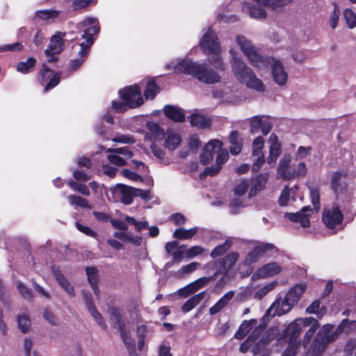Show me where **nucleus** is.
<instances>
[{
	"label": "nucleus",
	"mask_w": 356,
	"mask_h": 356,
	"mask_svg": "<svg viewBox=\"0 0 356 356\" xmlns=\"http://www.w3.org/2000/svg\"><path fill=\"white\" fill-rule=\"evenodd\" d=\"M277 285V282H272L258 289L254 293V298L259 300L262 299L268 293L271 291Z\"/></svg>",
	"instance_id": "603ef678"
},
{
	"label": "nucleus",
	"mask_w": 356,
	"mask_h": 356,
	"mask_svg": "<svg viewBox=\"0 0 356 356\" xmlns=\"http://www.w3.org/2000/svg\"><path fill=\"white\" fill-rule=\"evenodd\" d=\"M107 159L110 163L115 165L122 166L126 165L125 160L117 153H110L108 155Z\"/></svg>",
	"instance_id": "680f3d73"
},
{
	"label": "nucleus",
	"mask_w": 356,
	"mask_h": 356,
	"mask_svg": "<svg viewBox=\"0 0 356 356\" xmlns=\"http://www.w3.org/2000/svg\"><path fill=\"white\" fill-rule=\"evenodd\" d=\"M242 10L245 13H248L250 16L253 18H265L266 12L261 6L252 5L250 3H243Z\"/></svg>",
	"instance_id": "bb28decb"
},
{
	"label": "nucleus",
	"mask_w": 356,
	"mask_h": 356,
	"mask_svg": "<svg viewBox=\"0 0 356 356\" xmlns=\"http://www.w3.org/2000/svg\"><path fill=\"white\" fill-rule=\"evenodd\" d=\"M304 318H298L291 322L286 327V333L290 336L291 340L296 339L304 327Z\"/></svg>",
	"instance_id": "cd10ccee"
},
{
	"label": "nucleus",
	"mask_w": 356,
	"mask_h": 356,
	"mask_svg": "<svg viewBox=\"0 0 356 356\" xmlns=\"http://www.w3.org/2000/svg\"><path fill=\"white\" fill-rule=\"evenodd\" d=\"M190 123L197 128H207L210 125V121L206 117L199 114H193L190 116Z\"/></svg>",
	"instance_id": "e433bc0d"
},
{
	"label": "nucleus",
	"mask_w": 356,
	"mask_h": 356,
	"mask_svg": "<svg viewBox=\"0 0 356 356\" xmlns=\"http://www.w3.org/2000/svg\"><path fill=\"white\" fill-rule=\"evenodd\" d=\"M266 116H254L250 119V132L252 134H256L261 128L264 120Z\"/></svg>",
	"instance_id": "49530a36"
},
{
	"label": "nucleus",
	"mask_w": 356,
	"mask_h": 356,
	"mask_svg": "<svg viewBox=\"0 0 356 356\" xmlns=\"http://www.w3.org/2000/svg\"><path fill=\"white\" fill-rule=\"evenodd\" d=\"M304 321V327L310 326L309 329L306 332L303 339V344L306 346L309 343L311 339L314 337L316 330L319 327L320 323L313 317L305 318Z\"/></svg>",
	"instance_id": "4be33fe9"
},
{
	"label": "nucleus",
	"mask_w": 356,
	"mask_h": 356,
	"mask_svg": "<svg viewBox=\"0 0 356 356\" xmlns=\"http://www.w3.org/2000/svg\"><path fill=\"white\" fill-rule=\"evenodd\" d=\"M331 188L338 197L340 194L346 192L348 188L347 173L346 172L335 171L331 178Z\"/></svg>",
	"instance_id": "2eb2a0df"
},
{
	"label": "nucleus",
	"mask_w": 356,
	"mask_h": 356,
	"mask_svg": "<svg viewBox=\"0 0 356 356\" xmlns=\"http://www.w3.org/2000/svg\"><path fill=\"white\" fill-rule=\"evenodd\" d=\"M79 29L83 30L80 39L74 42L73 45L74 52L76 53L79 58H75L70 61L69 68L71 72L77 70L85 62L89 54L91 46L93 44L95 38L99 31V27L97 24V19L95 17H88L77 24Z\"/></svg>",
	"instance_id": "f257e3e1"
},
{
	"label": "nucleus",
	"mask_w": 356,
	"mask_h": 356,
	"mask_svg": "<svg viewBox=\"0 0 356 356\" xmlns=\"http://www.w3.org/2000/svg\"><path fill=\"white\" fill-rule=\"evenodd\" d=\"M36 60L35 58L30 57L26 61L20 62L17 67L18 72L22 73H28L35 65Z\"/></svg>",
	"instance_id": "c03bdc74"
},
{
	"label": "nucleus",
	"mask_w": 356,
	"mask_h": 356,
	"mask_svg": "<svg viewBox=\"0 0 356 356\" xmlns=\"http://www.w3.org/2000/svg\"><path fill=\"white\" fill-rule=\"evenodd\" d=\"M164 114L175 122H182L185 120V115L181 108L171 105H166L163 108Z\"/></svg>",
	"instance_id": "393cba45"
},
{
	"label": "nucleus",
	"mask_w": 356,
	"mask_h": 356,
	"mask_svg": "<svg viewBox=\"0 0 356 356\" xmlns=\"http://www.w3.org/2000/svg\"><path fill=\"white\" fill-rule=\"evenodd\" d=\"M236 42L253 66L257 68L265 66V57L258 52L250 40L238 35L236 37Z\"/></svg>",
	"instance_id": "423d86ee"
},
{
	"label": "nucleus",
	"mask_w": 356,
	"mask_h": 356,
	"mask_svg": "<svg viewBox=\"0 0 356 356\" xmlns=\"http://www.w3.org/2000/svg\"><path fill=\"white\" fill-rule=\"evenodd\" d=\"M239 257L238 252H232L227 254L222 259H220L215 261V266L216 268L214 275L218 274L222 275H227L229 270L233 267L236 261Z\"/></svg>",
	"instance_id": "4468645a"
},
{
	"label": "nucleus",
	"mask_w": 356,
	"mask_h": 356,
	"mask_svg": "<svg viewBox=\"0 0 356 356\" xmlns=\"http://www.w3.org/2000/svg\"><path fill=\"white\" fill-rule=\"evenodd\" d=\"M343 216L337 205H333L332 208L326 209L323 213V221L329 229H333L339 225Z\"/></svg>",
	"instance_id": "ddd939ff"
},
{
	"label": "nucleus",
	"mask_w": 356,
	"mask_h": 356,
	"mask_svg": "<svg viewBox=\"0 0 356 356\" xmlns=\"http://www.w3.org/2000/svg\"><path fill=\"white\" fill-rule=\"evenodd\" d=\"M165 147L169 150H175L181 143L180 136L171 131H168L165 134Z\"/></svg>",
	"instance_id": "7c9ffc66"
},
{
	"label": "nucleus",
	"mask_w": 356,
	"mask_h": 356,
	"mask_svg": "<svg viewBox=\"0 0 356 356\" xmlns=\"http://www.w3.org/2000/svg\"><path fill=\"white\" fill-rule=\"evenodd\" d=\"M231 67L234 76L241 83L258 92L264 91L263 82L256 76L254 72L243 60L235 59Z\"/></svg>",
	"instance_id": "20e7f679"
},
{
	"label": "nucleus",
	"mask_w": 356,
	"mask_h": 356,
	"mask_svg": "<svg viewBox=\"0 0 356 356\" xmlns=\"http://www.w3.org/2000/svg\"><path fill=\"white\" fill-rule=\"evenodd\" d=\"M54 74V72L50 70L46 64L42 65V71L40 73V82L41 83H43L45 82L48 79L51 78L52 74Z\"/></svg>",
	"instance_id": "774afa93"
},
{
	"label": "nucleus",
	"mask_w": 356,
	"mask_h": 356,
	"mask_svg": "<svg viewBox=\"0 0 356 356\" xmlns=\"http://www.w3.org/2000/svg\"><path fill=\"white\" fill-rule=\"evenodd\" d=\"M67 184L74 191H77L83 195L89 196L90 194L88 186L84 184H79V183L74 181L72 179H70L67 181Z\"/></svg>",
	"instance_id": "a18cd8bd"
},
{
	"label": "nucleus",
	"mask_w": 356,
	"mask_h": 356,
	"mask_svg": "<svg viewBox=\"0 0 356 356\" xmlns=\"http://www.w3.org/2000/svg\"><path fill=\"white\" fill-rule=\"evenodd\" d=\"M250 186L248 180H243L238 184H237L234 190V194L236 195H244Z\"/></svg>",
	"instance_id": "e2e57ef3"
},
{
	"label": "nucleus",
	"mask_w": 356,
	"mask_h": 356,
	"mask_svg": "<svg viewBox=\"0 0 356 356\" xmlns=\"http://www.w3.org/2000/svg\"><path fill=\"white\" fill-rule=\"evenodd\" d=\"M145 127L149 131L146 136L151 142L162 140L164 138L165 133L163 130L156 122H147Z\"/></svg>",
	"instance_id": "412c9836"
},
{
	"label": "nucleus",
	"mask_w": 356,
	"mask_h": 356,
	"mask_svg": "<svg viewBox=\"0 0 356 356\" xmlns=\"http://www.w3.org/2000/svg\"><path fill=\"white\" fill-rule=\"evenodd\" d=\"M216 276V275H214L213 274L212 276L210 277H202L190 284L192 286V288H193L195 291L196 292L200 289L207 285Z\"/></svg>",
	"instance_id": "8fccbe9b"
},
{
	"label": "nucleus",
	"mask_w": 356,
	"mask_h": 356,
	"mask_svg": "<svg viewBox=\"0 0 356 356\" xmlns=\"http://www.w3.org/2000/svg\"><path fill=\"white\" fill-rule=\"evenodd\" d=\"M235 241V238L232 237H228L225 241L221 244L217 245L211 252V257L216 258L224 254L227 252L232 246Z\"/></svg>",
	"instance_id": "473e14b6"
},
{
	"label": "nucleus",
	"mask_w": 356,
	"mask_h": 356,
	"mask_svg": "<svg viewBox=\"0 0 356 356\" xmlns=\"http://www.w3.org/2000/svg\"><path fill=\"white\" fill-rule=\"evenodd\" d=\"M83 300L86 305V307L88 311L95 308L96 306L94 303L91 293L89 291L83 290L81 291Z\"/></svg>",
	"instance_id": "13d9d810"
},
{
	"label": "nucleus",
	"mask_w": 356,
	"mask_h": 356,
	"mask_svg": "<svg viewBox=\"0 0 356 356\" xmlns=\"http://www.w3.org/2000/svg\"><path fill=\"white\" fill-rule=\"evenodd\" d=\"M277 248L268 243H260L255 245L245 257V263L252 264L257 262L264 254L268 253H277Z\"/></svg>",
	"instance_id": "9b49d317"
},
{
	"label": "nucleus",
	"mask_w": 356,
	"mask_h": 356,
	"mask_svg": "<svg viewBox=\"0 0 356 356\" xmlns=\"http://www.w3.org/2000/svg\"><path fill=\"white\" fill-rule=\"evenodd\" d=\"M212 54L213 56L209 58L210 64H211L216 69L220 71H224L225 70V65L220 56V52Z\"/></svg>",
	"instance_id": "37998d69"
},
{
	"label": "nucleus",
	"mask_w": 356,
	"mask_h": 356,
	"mask_svg": "<svg viewBox=\"0 0 356 356\" xmlns=\"http://www.w3.org/2000/svg\"><path fill=\"white\" fill-rule=\"evenodd\" d=\"M53 273L55 279L61 286V288L68 294L71 298L75 297V293L73 286L69 282V281L65 277L61 272L54 268Z\"/></svg>",
	"instance_id": "5701e85b"
},
{
	"label": "nucleus",
	"mask_w": 356,
	"mask_h": 356,
	"mask_svg": "<svg viewBox=\"0 0 356 356\" xmlns=\"http://www.w3.org/2000/svg\"><path fill=\"white\" fill-rule=\"evenodd\" d=\"M60 13V11L56 10H40L35 12V17L42 20H54Z\"/></svg>",
	"instance_id": "58836bf2"
},
{
	"label": "nucleus",
	"mask_w": 356,
	"mask_h": 356,
	"mask_svg": "<svg viewBox=\"0 0 356 356\" xmlns=\"http://www.w3.org/2000/svg\"><path fill=\"white\" fill-rule=\"evenodd\" d=\"M159 88L155 83L154 80L151 79L147 82L146 89L144 92V95L147 99H152L155 95L159 92Z\"/></svg>",
	"instance_id": "79ce46f5"
},
{
	"label": "nucleus",
	"mask_w": 356,
	"mask_h": 356,
	"mask_svg": "<svg viewBox=\"0 0 356 356\" xmlns=\"http://www.w3.org/2000/svg\"><path fill=\"white\" fill-rule=\"evenodd\" d=\"M306 290V285L296 284L286 294L284 300L277 298L266 312V316H280L291 310L298 303L302 295Z\"/></svg>",
	"instance_id": "7ed1b4c3"
},
{
	"label": "nucleus",
	"mask_w": 356,
	"mask_h": 356,
	"mask_svg": "<svg viewBox=\"0 0 356 356\" xmlns=\"http://www.w3.org/2000/svg\"><path fill=\"white\" fill-rule=\"evenodd\" d=\"M134 188L124 184H118L111 188L114 201H120L123 204L129 205L132 203L134 197Z\"/></svg>",
	"instance_id": "f8f14e48"
},
{
	"label": "nucleus",
	"mask_w": 356,
	"mask_h": 356,
	"mask_svg": "<svg viewBox=\"0 0 356 356\" xmlns=\"http://www.w3.org/2000/svg\"><path fill=\"white\" fill-rule=\"evenodd\" d=\"M18 325L22 332H26L31 325V322L28 315L22 314L19 315L17 318Z\"/></svg>",
	"instance_id": "4d7b16f0"
},
{
	"label": "nucleus",
	"mask_w": 356,
	"mask_h": 356,
	"mask_svg": "<svg viewBox=\"0 0 356 356\" xmlns=\"http://www.w3.org/2000/svg\"><path fill=\"white\" fill-rule=\"evenodd\" d=\"M108 153H117L118 155H123L127 158H130L133 156L132 152L127 147H118L115 149L109 148L106 150Z\"/></svg>",
	"instance_id": "0e129e2a"
},
{
	"label": "nucleus",
	"mask_w": 356,
	"mask_h": 356,
	"mask_svg": "<svg viewBox=\"0 0 356 356\" xmlns=\"http://www.w3.org/2000/svg\"><path fill=\"white\" fill-rule=\"evenodd\" d=\"M88 312L101 328L106 330L107 327L106 323L102 315L97 311L96 307Z\"/></svg>",
	"instance_id": "6e6d98bb"
},
{
	"label": "nucleus",
	"mask_w": 356,
	"mask_h": 356,
	"mask_svg": "<svg viewBox=\"0 0 356 356\" xmlns=\"http://www.w3.org/2000/svg\"><path fill=\"white\" fill-rule=\"evenodd\" d=\"M222 147V143L218 140H212L209 141L204 147L203 152L200 155V161L203 164L210 163L214 157V155L218 153Z\"/></svg>",
	"instance_id": "dca6fc26"
},
{
	"label": "nucleus",
	"mask_w": 356,
	"mask_h": 356,
	"mask_svg": "<svg viewBox=\"0 0 356 356\" xmlns=\"http://www.w3.org/2000/svg\"><path fill=\"white\" fill-rule=\"evenodd\" d=\"M17 287L21 296L26 299L30 300L32 298V293L30 289L27 288L23 283L19 282L17 284Z\"/></svg>",
	"instance_id": "69168bd1"
},
{
	"label": "nucleus",
	"mask_w": 356,
	"mask_h": 356,
	"mask_svg": "<svg viewBox=\"0 0 356 356\" xmlns=\"http://www.w3.org/2000/svg\"><path fill=\"white\" fill-rule=\"evenodd\" d=\"M298 188L294 186L293 188L285 187L282 191L280 198H279V204L282 207H286L291 197L294 199L293 195H295Z\"/></svg>",
	"instance_id": "c9c22d12"
},
{
	"label": "nucleus",
	"mask_w": 356,
	"mask_h": 356,
	"mask_svg": "<svg viewBox=\"0 0 356 356\" xmlns=\"http://www.w3.org/2000/svg\"><path fill=\"white\" fill-rule=\"evenodd\" d=\"M321 301L319 300H314L307 309L306 312L308 314H314L318 318H321L326 312V309L323 307H321Z\"/></svg>",
	"instance_id": "4c0bfd02"
},
{
	"label": "nucleus",
	"mask_w": 356,
	"mask_h": 356,
	"mask_svg": "<svg viewBox=\"0 0 356 356\" xmlns=\"http://www.w3.org/2000/svg\"><path fill=\"white\" fill-rule=\"evenodd\" d=\"M343 17L348 28L352 29L356 26V15L351 9L344 10Z\"/></svg>",
	"instance_id": "09e8293b"
},
{
	"label": "nucleus",
	"mask_w": 356,
	"mask_h": 356,
	"mask_svg": "<svg viewBox=\"0 0 356 356\" xmlns=\"http://www.w3.org/2000/svg\"><path fill=\"white\" fill-rule=\"evenodd\" d=\"M307 211L312 212L310 207H304L300 211L296 213H286L285 217L292 222H299L302 227H308L310 225V220Z\"/></svg>",
	"instance_id": "a211bd4d"
},
{
	"label": "nucleus",
	"mask_w": 356,
	"mask_h": 356,
	"mask_svg": "<svg viewBox=\"0 0 356 356\" xmlns=\"http://www.w3.org/2000/svg\"><path fill=\"white\" fill-rule=\"evenodd\" d=\"M334 326L332 324H325L322 326L313 340L307 356H321L325 350L327 346L334 342L340 334L337 328L333 331Z\"/></svg>",
	"instance_id": "39448f33"
},
{
	"label": "nucleus",
	"mask_w": 356,
	"mask_h": 356,
	"mask_svg": "<svg viewBox=\"0 0 356 356\" xmlns=\"http://www.w3.org/2000/svg\"><path fill=\"white\" fill-rule=\"evenodd\" d=\"M88 281L90 285L96 284L98 281V270L95 267H87L86 268Z\"/></svg>",
	"instance_id": "5fc2aeb1"
},
{
	"label": "nucleus",
	"mask_w": 356,
	"mask_h": 356,
	"mask_svg": "<svg viewBox=\"0 0 356 356\" xmlns=\"http://www.w3.org/2000/svg\"><path fill=\"white\" fill-rule=\"evenodd\" d=\"M120 174L122 176L132 181H142V177L140 175L127 169L122 170L120 171Z\"/></svg>",
	"instance_id": "338daca9"
},
{
	"label": "nucleus",
	"mask_w": 356,
	"mask_h": 356,
	"mask_svg": "<svg viewBox=\"0 0 356 356\" xmlns=\"http://www.w3.org/2000/svg\"><path fill=\"white\" fill-rule=\"evenodd\" d=\"M264 146V140L261 136H257L252 143V156L264 155L262 149Z\"/></svg>",
	"instance_id": "de8ad7c7"
},
{
	"label": "nucleus",
	"mask_w": 356,
	"mask_h": 356,
	"mask_svg": "<svg viewBox=\"0 0 356 356\" xmlns=\"http://www.w3.org/2000/svg\"><path fill=\"white\" fill-rule=\"evenodd\" d=\"M265 66L258 67V70H266L268 65L271 68V75L273 81L280 86H284L288 80V73L286 72L283 63L274 57H265Z\"/></svg>",
	"instance_id": "0eeeda50"
},
{
	"label": "nucleus",
	"mask_w": 356,
	"mask_h": 356,
	"mask_svg": "<svg viewBox=\"0 0 356 356\" xmlns=\"http://www.w3.org/2000/svg\"><path fill=\"white\" fill-rule=\"evenodd\" d=\"M65 33L56 32L51 36L50 43L44 51L45 56L47 57L49 63H54L56 61V55L59 54L64 49L63 38Z\"/></svg>",
	"instance_id": "1a4fd4ad"
},
{
	"label": "nucleus",
	"mask_w": 356,
	"mask_h": 356,
	"mask_svg": "<svg viewBox=\"0 0 356 356\" xmlns=\"http://www.w3.org/2000/svg\"><path fill=\"white\" fill-rule=\"evenodd\" d=\"M67 200L71 205H76L81 208H86L89 209L92 208V205H90L86 199L80 196L70 195L67 196Z\"/></svg>",
	"instance_id": "ea45409f"
},
{
	"label": "nucleus",
	"mask_w": 356,
	"mask_h": 356,
	"mask_svg": "<svg viewBox=\"0 0 356 356\" xmlns=\"http://www.w3.org/2000/svg\"><path fill=\"white\" fill-rule=\"evenodd\" d=\"M165 67L166 70H173L176 73L191 75L204 83L211 84L220 81V76L214 70L188 58L172 60L167 63Z\"/></svg>",
	"instance_id": "f03ea898"
},
{
	"label": "nucleus",
	"mask_w": 356,
	"mask_h": 356,
	"mask_svg": "<svg viewBox=\"0 0 356 356\" xmlns=\"http://www.w3.org/2000/svg\"><path fill=\"white\" fill-rule=\"evenodd\" d=\"M268 175H259L251 181L249 196H254L258 191L262 190L266 184Z\"/></svg>",
	"instance_id": "a878e982"
},
{
	"label": "nucleus",
	"mask_w": 356,
	"mask_h": 356,
	"mask_svg": "<svg viewBox=\"0 0 356 356\" xmlns=\"http://www.w3.org/2000/svg\"><path fill=\"white\" fill-rule=\"evenodd\" d=\"M229 141L230 143V152L233 155H238L243 147V138L237 131H232L229 136Z\"/></svg>",
	"instance_id": "b1692460"
},
{
	"label": "nucleus",
	"mask_w": 356,
	"mask_h": 356,
	"mask_svg": "<svg viewBox=\"0 0 356 356\" xmlns=\"http://www.w3.org/2000/svg\"><path fill=\"white\" fill-rule=\"evenodd\" d=\"M257 324V321L255 319L244 321L235 333V338L238 340L242 339L251 330L256 327Z\"/></svg>",
	"instance_id": "2f4dec72"
},
{
	"label": "nucleus",
	"mask_w": 356,
	"mask_h": 356,
	"mask_svg": "<svg viewBox=\"0 0 356 356\" xmlns=\"http://www.w3.org/2000/svg\"><path fill=\"white\" fill-rule=\"evenodd\" d=\"M291 161V158L289 154H284L280 161L277 168V175L280 178L289 180L294 177V173H293L289 168Z\"/></svg>",
	"instance_id": "6ab92c4d"
},
{
	"label": "nucleus",
	"mask_w": 356,
	"mask_h": 356,
	"mask_svg": "<svg viewBox=\"0 0 356 356\" xmlns=\"http://www.w3.org/2000/svg\"><path fill=\"white\" fill-rule=\"evenodd\" d=\"M270 143L269 156L267 158V162L270 165H274L277 159L281 154V145L277 142V137L275 134H272L268 139Z\"/></svg>",
	"instance_id": "aec40b11"
},
{
	"label": "nucleus",
	"mask_w": 356,
	"mask_h": 356,
	"mask_svg": "<svg viewBox=\"0 0 356 356\" xmlns=\"http://www.w3.org/2000/svg\"><path fill=\"white\" fill-rule=\"evenodd\" d=\"M234 296V291H229L227 292L218 301L209 309V314L214 315L220 312L232 299Z\"/></svg>",
	"instance_id": "c756f323"
},
{
	"label": "nucleus",
	"mask_w": 356,
	"mask_h": 356,
	"mask_svg": "<svg viewBox=\"0 0 356 356\" xmlns=\"http://www.w3.org/2000/svg\"><path fill=\"white\" fill-rule=\"evenodd\" d=\"M282 270V267L277 262H270L266 264L257 269L253 277L257 278H266L275 276Z\"/></svg>",
	"instance_id": "f3484780"
},
{
	"label": "nucleus",
	"mask_w": 356,
	"mask_h": 356,
	"mask_svg": "<svg viewBox=\"0 0 356 356\" xmlns=\"http://www.w3.org/2000/svg\"><path fill=\"white\" fill-rule=\"evenodd\" d=\"M229 90H216L213 92V96L221 102L231 103L232 102L231 97L229 96Z\"/></svg>",
	"instance_id": "864d4df0"
},
{
	"label": "nucleus",
	"mask_w": 356,
	"mask_h": 356,
	"mask_svg": "<svg viewBox=\"0 0 356 356\" xmlns=\"http://www.w3.org/2000/svg\"><path fill=\"white\" fill-rule=\"evenodd\" d=\"M198 227H194L189 229L184 228L176 229L173 233V237L180 240H188L191 238L197 232Z\"/></svg>",
	"instance_id": "f704fd0d"
},
{
	"label": "nucleus",
	"mask_w": 356,
	"mask_h": 356,
	"mask_svg": "<svg viewBox=\"0 0 356 356\" xmlns=\"http://www.w3.org/2000/svg\"><path fill=\"white\" fill-rule=\"evenodd\" d=\"M121 339L122 340L130 356H138L136 350V343L134 339L131 337V331L129 330H123L120 334Z\"/></svg>",
	"instance_id": "c85d7f7f"
},
{
	"label": "nucleus",
	"mask_w": 356,
	"mask_h": 356,
	"mask_svg": "<svg viewBox=\"0 0 356 356\" xmlns=\"http://www.w3.org/2000/svg\"><path fill=\"white\" fill-rule=\"evenodd\" d=\"M205 291L200 292L190 298L181 307V310L184 313L189 312L195 308L205 297Z\"/></svg>",
	"instance_id": "72a5a7b5"
},
{
	"label": "nucleus",
	"mask_w": 356,
	"mask_h": 356,
	"mask_svg": "<svg viewBox=\"0 0 356 356\" xmlns=\"http://www.w3.org/2000/svg\"><path fill=\"white\" fill-rule=\"evenodd\" d=\"M340 14V10L339 7L335 4L334 10L332 13L329 19V24L332 29H334L337 26Z\"/></svg>",
	"instance_id": "bf43d9fd"
},
{
	"label": "nucleus",
	"mask_w": 356,
	"mask_h": 356,
	"mask_svg": "<svg viewBox=\"0 0 356 356\" xmlns=\"http://www.w3.org/2000/svg\"><path fill=\"white\" fill-rule=\"evenodd\" d=\"M356 328V321H349L343 319L337 327V331L340 333L342 332H349Z\"/></svg>",
	"instance_id": "3c124183"
},
{
	"label": "nucleus",
	"mask_w": 356,
	"mask_h": 356,
	"mask_svg": "<svg viewBox=\"0 0 356 356\" xmlns=\"http://www.w3.org/2000/svg\"><path fill=\"white\" fill-rule=\"evenodd\" d=\"M111 140L115 143H121L125 144H133L135 143V139L132 136L118 134L113 137Z\"/></svg>",
	"instance_id": "052dcab7"
},
{
	"label": "nucleus",
	"mask_w": 356,
	"mask_h": 356,
	"mask_svg": "<svg viewBox=\"0 0 356 356\" xmlns=\"http://www.w3.org/2000/svg\"><path fill=\"white\" fill-rule=\"evenodd\" d=\"M200 47L207 55L221 52V47L216 33L210 29L203 35Z\"/></svg>",
	"instance_id": "9d476101"
},
{
	"label": "nucleus",
	"mask_w": 356,
	"mask_h": 356,
	"mask_svg": "<svg viewBox=\"0 0 356 356\" xmlns=\"http://www.w3.org/2000/svg\"><path fill=\"white\" fill-rule=\"evenodd\" d=\"M119 93L120 97L127 104L129 108H136L143 104L140 88L137 85L126 87L120 90Z\"/></svg>",
	"instance_id": "6e6552de"
},
{
	"label": "nucleus",
	"mask_w": 356,
	"mask_h": 356,
	"mask_svg": "<svg viewBox=\"0 0 356 356\" xmlns=\"http://www.w3.org/2000/svg\"><path fill=\"white\" fill-rule=\"evenodd\" d=\"M255 2L264 6H268L272 9H276L284 6L291 0H254Z\"/></svg>",
	"instance_id": "a19ab883"
}]
</instances>
